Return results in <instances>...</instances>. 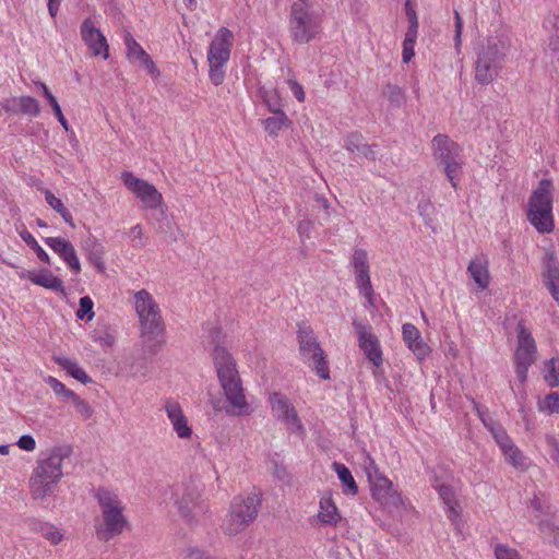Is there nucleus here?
Returning a JSON list of instances; mask_svg holds the SVG:
<instances>
[{
  "label": "nucleus",
  "mask_w": 559,
  "mask_h": 559,
  "mask_svg": "<svg viewBox=\"0 0 559 559\" xmlns=\"http://www.w3.org/2000/svg\"><path fill=\"white\" fill-rule=\"evenodd\" d=\"M212 357L219 384L228 403L226 412L236 416L250 414L251 409L246 400L242 382L233 355L225 347L215 346Z\"/></svg>",
  "instance_id": "f257e3e1"
},
{
  "label": "nucleus",
  "mask_w": 559,
  "mask_h": 559,
  "mask_svg": "<svg viewBox=\"0 0 559 559\" xmlns=\"http://www.w3.org/2000/svg\"><path fill=\"white\" fill-rule=\"evenodd\" d=\"M135 310L141 323L143 343L150 354H156L165 342L159 307L147 290L141 289L135 294Z\"/></svg>",
  "instance_id": "f03ea898"
},
{
  "label": "nucleus",
  "mask_w": 559,
  "mask_h": 559,
  "mask_svg": "<svg viewBox=\"0 0 559 559\" xmlns=\"http://www.w3.org/2000/svg\"><path fill=\"white\" fill-rule=\"evenodd\" d=\"M69 455L64 448H55L47 457L38 460L29 478V489L34 499L44 500L53 493L63 476L62 462Z\"/></svg>",
  "instance_id": "7ed1b4c3"
},
{
  "label": "nucleus",
  "mask_w": 559,
  "mask_h": 559,
  "mask_svg": "<svg viewBox=\"0 0 559 559\" xmlns=\"http://www.w3.org/2000/svg\"><path fill=\"white\" fill-rule=\"evenodd\" d=\"M100 511L103 523L96 525V535L99 540L108 542L120 535L128 525L123 514L124 506L118 495L106 487H99L94 492Z\"/></svg>",
  "instance_id": "20e7f679"
},
{
  "label": "nucleus",
  "mask_w": 559,
  "mask_h": 559,
  "mask_svg": "<svg viewBox=\"0 0 559 559\" xmlns=\"http://www.w3.org/2000/svg\"><path fill=\"white\" fill-rule=\"evenodd\" d=\"M322 14L308 0H297L290 5L288 29L296 44H308L322 32Z\"/></svg>",
  "instance_id": "39448f33"
},
{
  "label": "nucleus",
  "mask_w": 559,
  "mask_h": 559,
  "mask_svg": "<svg viewBox=\"0 0 559 559\" xmlns=\"http://www.w3.org/2000/svg\"><path fill=\"white\" fill-rule=\"evenodd\" d=\"M510 49V38L506 34L490 36L478 51L475 66V80L487 85L498 75L501 63Z\"/></svg>",
  "instance_id": "423d86ee"
},
{
  "label": "nucleus",
  "mask_w": 559,
  "mask_h": 559,
  "mask_svg": "<svg viewBox=\"0 0 559 559\" xmlns=\"http://www.w3.org/2000/svg\"><path fill=\"white\" fill-rule=\"evenodd\" d=\"M552 201V181L544 178L528 198L526 214L527 221L540 234H549L555 228Z\"/></svg>",
  "instance_id": "0eeeda50"
},
{
  "label": "nucleus",
  "mask_w": 559,
  "mask_h": 559,
  "mask_svg": "<svg viewBox=\"0 0 559 559\" xmlns=\"http://www.w3.org/2000/svg\"><path fill=\"white\" fill-rule=\"evenodd\" d=\"M297 341L300 359L322 379H330V368L326 355L314 334L313 329L306 322L297 324Z\"/></svg>",
  "instance_id": "6e6552de"
},
{
  "label": "nucleus",
  "mask_w": 559,
  "mask_h": 559,
  "mask_svg": "<svg viewBox=\"0 0 559 559\" xmlns=\"http://www.w3.org/2000/svg\"><path fill=\"white\" fill-rule=\"evenodd\" d=\"M260 506L258 495L235 497L222 524L224 534L234 536L245 531L257 519Z\"/></svg>",
  "instance_id": "1a4fd4ad"
},
{
  "label": "nucleus",
  "mask_w": 559,
  "mask_h": 559,
  "mask_svg": "<svg viewBox=\"0 0 559 559\" xmlns=\"http://www.w3.org/2000/svg\"><path fill=\"white\" fill-rule=\"evenodd\" d=\"M179 515L188 524H197L209 512V506L201 499L200 490L193 485L177 486L171 496Z\"/></svg>",
  "instance_id": "9d476101"
},
{
  "label": "nucleus",
  "mask_w": 559,
  "mask_h": 559,
  "mask_svg": "<svg viewBox=\"0 0 559 559\" xmlns=\"http://www.w3.org/2000/svg\"><path fill=\"white\" fill-rule=\"evenodd\" d=\"M353 328L357 334L358 346L373 366L379 367L383 362L382 349L378 337L372 333V328L367 320L356 319Z\"/></svg>",
  "instance_id": "9b49d317"
},
{
  "label": "nucleus",
  "mask_w": 559,
  "mask_h": 559,
  "mask_svg": "<svg viewBox=\"0 0 559 559\" xmlns=\"http://www.w3.org/2000/svg\"><path fill=\"white\" fill-rule=\"evenodd\" d=\"M269 401L274 417L283 421L294 433L305 435V427L295 407L284 394L274 392L270 395Z\"/></svg>",
  "instance_id": "f8f14e48"
},
{
  "label": "nucleus",
  "mask_w": 559,
  "mask_h": 559,
  "mask_svg": "<svg viewBox=\"0 0 559 559\" xmlns=\"http://www.w3.org/2000/svg\"><path fill=\"white\" fill-rule=\"evenodd\" d=\"M123 185L133 192L146 209L159 210L163 197L150 182L135 177L132 173L124 171L121 176Z\"/></svg>",
  "instance_id": "ddd939ff"
},
{
  "label": "nucleus",
  "mask_w": 559,
  "mask_h": 559,
  "mask_svg": "<svg viewBox=\"0 0 559 559\" xmlns=\"http://www.w3.org/2000/svg\"><path fill=\"white\" fill-rule=\"evenodd\" d=\"M82 40L91 49L94 56H103L104 59L109 58V47L107 39L99 28L95 27L93 21L85 19L80 27Z\"/></svg>",
  "instance_id": "4468645a"
},
{
  "label": "nucleus",
  "mask_w": 559,
  "mask_h": 559,
  "mask_svg": "<svg viewBox=\"0 0 559 559\" xmlns=\"http://www.w3.org/2000/svg\"><path fill=\"white\" fill-rule=\"evenodd\" d=\"M234 44V34L233 32L222 26L215 34L214 39L210 44L207 50V61L209 62H228L230 58L231 47Z\"/></svg>",
  "instance_id": "2eb2a0df"
},
{
  "label": "nucleus",
  "mask_w": 559,
  "mask_h": 559,
  "mask_svg": "<svg viewBox=\"0 0 559 559\" xmlns=\"http://www.w3.org/2000/svg\"><path fill=\"white\" fill-rule=\"evenodd\" d=\"M43 240L46 246L60 257V259L74 274H79L81 272L80 260L74 246L70 240L62 237H45Z\"/></svg>",
  "instance_id": "dca6fc26"
},
{
  "label": "nucleus",
  "mask_w": 559,
  "mask_h": 559,
  "mask_svg": "<svg viewBox=\"0 0 559 559\" xmlns=\"http://www.w3.org/2000/svg\"><path fill=\"white\" fill-rule=\"evenodd\" d=\"M366 473L373 499L382 504L389 503L392 497V481L379 473L374 461L371 459L369 466L366 467Z\"/></svg>",
  "instance_id": "f3484780"
},
{
  "label": "nucleus",
  "mask_w": 559,
  "mask_h": 559,
  "mask_svg": "<svg viewBox=\"0 0 559 559\" xmlns=\"http://www.w3.org/2000/svg\"><path fill=\"white\" fill-rule=\"evenodd\" d=\"M124 45L127 47V57L131 62H139L153 80H156L160 75V71L156 67L151 56L143 49V47L133 38L130 33L124 35Z\"/></svg>",
  "instance_id": "a211bd4d"
},
{
  "label": "nucleus",
  "mask_w": 559,
  "mask_h": 559,
  "mask_svg": "<svg viewBox=\"0 0 559 559\" xmlns=\"http://www.w3.org/2000/svg\"><path fill=\"white\" fill-rule=\"evenodd\" d=\"M432 151L435 158L442 166L455 160L459 162L460 159H463L460 145L445 134L439 133L433 136Z\"/></svg>",
  "instance_id": "6ab92c4d"
},
{
  "label": "nucleus",
  "mask_w": 559,
  "mask_h": 559,
  "mask_svg": "<svg viewBox=\"0 0 559 559\" xmlns=\"http://www.w3.org/2000/svg\"><path fill=\"white\" fill-rule=\"evenodd\" d=\"M342 146L352 155H354L355 159L358 157H365L369 160H376L377 158V152L374 148L378 145L368 144L365 141L364 135L357 131L346 134L343 138Z\"/></svg>",
  "instance_id": "aec40b11"
},
{
  "label": "nucleus",
  "mask_w": 559,
  "mask_h": 559,
  "mask_svg": "<svg viewBox=\"0 0 559 559\" xmlns=\"http://www.w3.org/2000/svg\"><path fill=\"white\" fill-rule=\"evenodd\" d=\"M403 341L407 347L419 358L423 359L429 354V347L423 341L420 332L412 323L402 325Z\"/></svg>",
  "instance_id": "412c9836"
},
{
  "label": "nucleus",
  "mask_w": 559,
  "mask_h": 559,
  "mask_svg": "<svg viewBox=\"0 0 559 559\" xmlns=\"http://www.w3.org/2000/svg\"><path fill=\"white\" fill-rule=\"evenodd\" d=\"M165 411L177 436L181 439L189 438L192 430L188 425V420L183 415L181 406L177 402L169 401L165 405Z\"/></svg>",
  "instance_id": "4be33fe9"
},
{
  "label": "nucleus",
  "mask_w": 559,
  "mask_h": 559,
  "mask_svg": "<svg viewBox=\"0 0 559 559\" xmlns=\"http://www.w3.org/2000/svg\"><path fill=\"white\" fill-rule=\"evenodd\" d=\"M82 249L87 255L88 261L95 266L98 273L106 271L105 247L94 236L90 235L82 243Z\"/></svg>",
  "instance_id": "5701e85b"
},
{
  "label": "nucleus",
  "mask_w": 559,
  "mask_h": 559,
  "mask_svg": "<svg viewBox=\"0 0 559 559\" xmlns=\"http://www.w3.org/2000/svg\"><path fill=\"white\" fill-rule=\"evenodd\" d=\"M467 273L480 289H486L490 282L488 261L485 257L472 259L467 266Z\"/></svg>",
  "instance_id": "b1692460"
},
{
  "label": "nucleus",
  "mask_w": 559,
  "mask_h": 559,
  "mask_svg": "<svg viewBox=\"0 0 559 559\" xmlns=\"http://www.w3.org/2000/svg\"><path fill=\"white\" fill-rule=\"evenodd\" d=\"M536 355L537 354H533L532 352L514 350V371L520 383L524 384L527 381L528 369L535 362Z\"/></svg>",
  "instance_id": "393cba45"
},
{
  "label": "nucleus",
  "mask_w": 559,
  "mask_h": 559,
  "mask_svg": "<svg viewBox=\"0 0 559 559\" xmlns=\"http://www.w3.org/2000/svg\"><path fill=\"white\" fill-rule=\"evenodd\" d=\"M53 361L69 376L80 381L81 383L88 384L92 382V378L75 360H72L66 356H53Z\"/></svg>",
  "instance_id": "a878e982"
},
{
  "label": "nucleus",
  "mask_w": 559,
  "mask_h": 559,
  "mask_svg": "<svg viewBox=\"0 0 559 559\" xmlns=\"http://www.w3.org/2000/svg\"><path fill=\"white\" fill-rule=\"evenodd\" d=\"M32 283L57 294L66 295V287L62 280L55 276L52 272L47 269L41 270L37 276H34Z\"/></svg>",
  "instance_id": "bb28decb"
},
{
  "label": "nucleus",
  "mask_w": 559,
  "mask_h": 559,
  "mask_svg": "<svg viewBox=\"0 0 559 559\" xmlns=\"http://www.w3.org/2000/svg\"><path fill=\"white\" fill-rule=\"evenodd\" d=\"M333 471L337 474L342 483L344 493L347 496H356L358 493V486L349 468L343 463L334 462Z\"/></svg>",
  "instance_id": "cd10ccee"
},
{
  "label": "nucleus",
  "mask_w": 559,
  "mask_h": 559,
  "mask_svg": "<svg viewBox=\"0 0 559 559\" xmlns=\"http://www.w3.org/2000/svg\"><path fill=\"white\" fill-rule=\"evenodd\" d=\"M436 490L438 491L440 499L442 500L447 508L445 512L449 520H451L454 523L459 518V512L456 509L457 506L455 502V493L453 488L450 485L444 484L438 485V489Z\"/></svg>",
  "instance_id": "c85d7f7f"
},
{
  "label": "nucleus",
  "mask_w": 559,
  "mask_h": 559,
  "mask_svg": "<svg viewBox=\"0 0 559 559\" xmlns=\"http://www.w3.org/2000/svg\"><path fill=\"white\" fill-rule=\"evenodd\" d=\"M515 331L518 337V346L515 349L537 354L536 342L523 320L518 322Z\"/></svg>",
  "instance_id": "c756f323"
},
{
  "label": "nucleus",
  "mask_w": 559,
  "mask_h": 559,
  "mask_svg": "<svg viewBox=\"0 0 559 559\" xmlns=\"http://www.w3.org/2000/svg\"><path fill=\"white\" fill-rule=\"evenodd\" d=\"M273 114H274V116L267 117L266 119H264L262 121V123H263L265 131L272 138H276L278 135L280 131L284 127H288L292 123V121L289 120V118L287 117V115L285 114L284 110L276 111Z\"/></svg>",
  "instance_id": "7c9ffc66"
},
{
  "label": "nucleus",
  "mask_w": 559,
  "mask_h": 559,
  "mask_svg": "<svg viewBox=\"0 0 559 559\" xmlns=\"http://www.w3.org/2000/svg\"><path fill=\"white\" fill-rule=\"evenodd\" d=\"M318 518L323 524L328 525H336L341 520L337 508L331 498L321 499Z\"/></svg>",
  "instance_id": "2f4dec72"
},
{
  "label": "nucleus",
  "mask_w": 559,
  "mask_h": 559,
  "mask_svg": "<svg viewBox=\"0 0 559 559\" xmlns=\"http://www.w3.org/2000/svg\"><path fill=\"white\" fill-rule=\"evenodd\" d=\"M506 461L516 469H525L528 466L527 457L515 445L514 442L501 449Z\"/></svg>",
  "instance_id": "473e14b6"
},
{
  "label": "nucleus",
  "mask_w": 559,
  "mask_h": 559,
  "mask_svg": "<svg viewBox=\"0 0 559 559\" xmlns=\"http://www.w3.org/2000/svg\"><path fill=\"white\" fill-rule=\"evenodd\" d=\"M158 231L167 235L170 241H177L181 236V233L179 228L176 226L175 222L170 217H168V215L166 214V210L163 207L158 210Z\"/></svg>",
  "instance_id": "72a5a7b5"
},
{
  "label": "nucleus",
  "mask_w": 559,
  "mask_h": 559,
  "mask_svg": "<svg viewBox=\"0 0 559 559\" xmlns=\"http://www.w3.org/2000/svg\"><path fill=\"white\" fill-rule=\"evenodd\" d=\"M542 277L543 282L559 278V260L555 251H547L545 253Z\"/></svg>",
  "instance_id": "f704fd0d"
},
{
  "label": "nucleus",
  "mask_w": 559,
  "mask_h": 559,
  "mask_svg": "<svg viewBox=\"0 0 559 559\" xmlns=\"http://www.w3.org/2000/svg\"><path fill=\"white\" fill-rule=\"evenodd\" d=\"M45 200L51 209L60 214L66 224L72 228L75 227L71 212L59 198H57L51 191L47 190L45 192Z\"/></svg>",
  "instance_id": "c9c22d12"
},
{
  "label": "nucleus",
  "mask_w": 559,
  "mask_h": 559,
  "mask_svg": "<svg viewBox=\"0 0 559 559\" xmlns=\"http://www.w3.org/2000/svg\"><path fill=\"white\" fill-rule=\"evenodd\" d=\"M19 235L22 240L36 253L37 259L40 262L48 265L51 264L49 254L39 246L35 237L25 227L19 230Z\"/></svg>",
  "instance_id": "e433bc0d"
},
{
  "label": "nucleus",
  "mask_w": 559,
  "mask_h": 559,
  "mask_svg": "<svg viewBox=\"0 0 559 559\" xmlns=\"http://www.w3.org/2000/svg\"><path fill=\"white\" fill-rule=\"evenodd\" d=\"M544 379L550 388L559 386V358L552 357L545 361Z\"/></svg>",
  "instance_id": "4c0bfd02"
},
{
  "label": "nucleus",
  "mask_w": 559,
  "mask_h": 559,
  "mask_svg": "<svg viewBox=\"0 0 559 559\" xmlns=\"http://www.w3.org/2000/svg\"><path fill=\"white\" fill-rule=\"evenodd\" d=\"M383 93L388 97V100L390 102L391 106L393 107L399 108L403 106L406 102L405 91L399 85L388 83L384 86Z\"/></svg>",
  "instance_id": "58836bf2"
},
{
  "label": "nucleus",
  "mask_w": 559,
  "mask_h": 559,
  "mask_svg": "<svg viewBox=\"0 0 559 559\" xmlns=\"http://www.w3.org/2000/svg\"><path fill=\"white\" fill-rule=\"evenodd\" d=\"M418 32L406 31L403 40L402 60L404 63H408L415 56V45L417 40Z\"/></svg>",
  "instance_id": "ea45409f"
},
{
  "label": "nucleus",
  "mask_w": 559,
  "mask_h": 559,
  "mask_svg": "<svg viewBox=\"0 0 559 559\" xmlns=\"http://www.w3.org/2000/svg\"><path fill=\"white\" fill-rule=\"evenodd\" d=\"M259 95L271 112L282 111L280 97L276 91H269L265 87H260Z\"/></svg>",
  "instance_id": "a19ab883"
},
{
  "label": "nucleus",
  "mask_w": 559,
  "mask_h": 559,
  "mask_svg": "<svg viewBox=\"0 0 559 559\" xmlns=\"http://www.w3.org/2000/svg\"><path fill=\"white\" fill-rule=\"evenodd\" d=\"M17 103L19 109L22 114L32 117H37L40 114L39 103L32 96H21Z\"/></svg>",
  "instance_id": "79ce46f5"
},
{
  "label": "nucleus",
  "mask_w": 559,
  "mask_h": 559,
  "mask_svg": "<svg viewBox=\"0 0 559 559\" xmlns=\"http://www.w3.org/2000/svg\"><path fill=\"white\" fill-rule=\"evenodd\" d=\"M350 264L355 273L370 272L367 251L364 249H356L354 251Z\"/></svg>",
  "instance_id": "37998d69"
},
{
  "label": "nucleus",
  "mask_w": 559,
  "mask_h": 559,
  "mask_svg": "<svg viewBox=\"0 0 559 559\" xmlns=\"http://www.w3.org/2000/svg\"><path fill=\"white\" fill-rule=\"evenodd\" d=\"M463 164H464L463 159H460L459 162L455 160V162L443 165L445 176H447L448 180L450 181L451 186L455 190L459 187V180H460V175H461V169H462Z\"/></svg>",
  "instance_id": "c03bdc74"
},
{
  "label": "nucleus",
  "mask_w": 559,
  "mask_h": 559,
  "mask_svg": "<svg viewBox=\"0 0 559 559\" xmlns=\"http://www.w3.org/2000/svg\"><path fill=\"white\" fill-rule=\"evenodd\" d=\"M94 302L90 296L80 298L79 309L76 310V318L80 320L91 321L94 318L93 311Z\"/></svg>",
  "instance_id": "a18cd8bd"
},
{
  "label": "nucleus",
  "mask_w": 559,
  "mask_h": 559,
  "mask_svg": "<svg viewBox=\"0 0 559 559\" xmlns=\"http://www.w3.org/2000/svg\"><path fill=\"white\" fill-rule=\"evenodd\" d=\"M46 382L57 396H63L72 401L78 395L74 391L68 389L61 381L53 377H48Z\"/></svg>",
  "instance_id": "49530a36"
},
{
  "label": "nucleus",
  "mask_w": 559,
  "mask_h": 559,
  "mask_svg": "<svg viewBox=\"0 0 559 559\" xmlns=\"http://www.w3.org/2000/svg\"><path fill=\"white\" fill-rule=\"evenodd\" d=\"M226 63L227 62H209V78L215 86L222 85L225 80L224 67Z\"/></svg>",
  "instance_id": "de8ad7c7"
},
{
  "label": "nucleus",
  "mask_w": 559,
  "mask_h": 559,
  "mask_svg": "<svg viewBox=\"0 0 559 559\" xmlns=\"http://www.w3.org/2000/svg\"><path fill=\"white\" fill-rule=\"evenodd\" d=\"M418 213L421 216L424 223L426 226L430 227L432 231H435V218H433V211L435 207L429 201H420L418 203Z\"/></svg>",
  "instance_id": "09e8293b"
},
{
  "label": "nucleus",
  "mask_w": 559,
  "mask_h": 559,
  "mask_svg": "<svg viewBox=\"0 0 559 559\" xmlns=\"http://www.w3.org/2000/svg\"><path fill=\"white\" fill-rule=\"evenodd\" d=\"M539 411L549 414L559 413V392H551L538 403Z\"/></svg>",
  "instance_id": "8fccbe9b"
},
{
  "label": "nucleus",
  "mask_w": 559,
  "mask_h": 559,
  "mask_svg": "<svg viewBox=\"0 0 559 559\" xmlns=\"http://www.w3.org/2000/svg\"><path fill=\"white\" fill-rule=\"evenodd\" d=\"M405 15L408 21L407 31L409 32H418L419 23L416 10L411 0L405 1Z\"/></svg>",
  "instance_id": "3c124183"
},
{
  "label": "nucleus",
  "mask_w": 559,
  "mask_h": 559,
  "mask_svg": "<svg viewBox=\"0 0 559 559\" xmlns=\"http://www.w3.org/2000/svg\"><path fill=\"white\" fill-rule=\"evenodd\" d=\"M93 340L95 343L99 344L102 347L110 348L115 344V336L109 332H95L93 335Z\"/></svg>",
  "instance_id": "603ef678"
},
{
  "label": "nucleus",
  "mask_w": 559,
  "mask_h": 559,
  "mask_svg": "<svg viewBox=\"0 0 559 559\" xmlns=\"http://www.w3.org/2000/svg\"><path fill=\"white\" fill-rule=\"evenodd\" d=\"M71 402L73 403L76 412L84 418H90L92 416L93 409L85 400L76 395Z\"/></svg>",
  "instance_id": "864d4df0"
},
{
  "label": "nucleus",
  "mask_w": 559,
  "mask_h": 559,
  "mask_svg": "<svg viewBox=\"0 0 559 559\" xmlns=\"http://www.w3.org/2000/svg\"><path fill=\"white\" fill-rule=\"evenodd\" d=\"M49 105L51 106V109H52L56 118L58 119V121L60 122V124L62 126L64 131L71 132V134H74L73 130L70 129L68 120L66 119L64 115L62 114V110H61V107H60L58 100L56 99V100L51 102Z\"/></svg>",
  "instance_id": "5fc2aeb1"
},
{
  "label": "nucleus",
  "mask_w": 559,
  "mask_h": 559,
  "mask_svg": "<svg viewBox=\"0 0 559 559\" xmlns=\"http://www.w3.org/2000/svg\"><path fill=\"white\" fill-rule=\"evenodd\" d=\"M496 559H519L518 554L502 544L495 547Z\"/></svg>",
  "instance_id": "6e6d98bb"
},
{
  "label": "nucleus",
  "mask_w": 559,
  "mask_h": 559,
  "mask_svg": "<svg viewBox=\"0 0 559 559\" xmlns=\"http://www.w3.org/2000/svg\"><path fill=\"white\" fill-rule=\"evenodd\" d=\"M471 401H472L473 409L476 412V414H477L478 418L480 419V421L483 423V425L486 426L488 424V421L492 419L489 415L488 408L480 405L474 399H472Z\"/></svg>",
  "instance_id": "4d7b16f0"
},
{
  "label": "nucleus",
  "mask_w": 559,
  "mask_h": 559,
  "mask_svg": "<svg viewBox=\"0 0 559 559\" xmlns=\"http://www.w3.org/2000/svg\"><path fill=\"white\" fill-rule=\"evenodd\" d=\"M547 443L550 448L549 455L559 468V440L555 437H547Z\"/></svg>",
  "instance_id": "13d9d810"
},
{
  "label": "nucleus",
  "mask_w": 559,
  "mask_h": 559,
  "mask_svg": "<svg viewBox=\"0 0 559 559\" xmlns=\"http://www.w3.org/2000/svg\"><path fill=\"white\" fill-rule=\"evenodd\" d=\"M17 445L20 449L31 452L36 448V441L31 435H23L17 440Z\"/></svg>",
  "instance_id": "bf43d9fd"
},
{
  "label": "nucleus",
  "mask_w": 559,
  "mask_h": 559,
  "mask_svg": "<svg viewBox=\"0 0 559 559\" xmlns=\"http://www.w3.org/2000/svg\"><path fill=\"white\" fill-rule=\"evenodd\" d=\"M543 284L551 295L552 299L559 305V278L544 281Z\"/></svg>",
  "instance_id": "052dcab7"
},
{
  "label": "nucleus",
  "mask_w": 559,
  "mask_h": 559,
  "mask_svg": "<svg viewBox=\"0 0 559 559\" xmlns=\"http://www.w3.org/2000/svg\"><path fill=\"white\" fill-rule=\"evenodd\" d=\"M493 439L499 445L500 450L513 442L506 429H502L497 436L493 437Z\"/></svg>",
  "instance_id": "680f3d73"
},
{
  "label": "nucleus",
  "mask_w": 559,
  "mask_h": 559,
  "mask_svg": "<svg viewBox=\"0 0 559 559\" xmlns=\"http://www.w3.org/2000/svg\"><path fill=\"white\" fill-rule=\"evenodd\" d=\"M289 88L298 102L305 100L304 87L296 81H289Z\"/></svg>",
  "instance_id": "e2e57ef3"
},
{
  "label": "nucleus",
  "mask_w": 559,
  "mask_h": 559,
  "mask_svg": "<svg viewBox=\"0 0 559 559\" xmlns=\"http://www.w3.org/2000/svg\"><path fill=\"white\" fill-rule=\"evenodd\" d=\"M41 527H45L46 530H49V534H47V539L52 544V545H58L61 539H62V535L53 530L52 526L48 525V524H40Z\"/></svg>",
  "instance_id": "0e129e2a"
},
{
  "label": "nucleus",
  "mask_w": 559,
  "mask_h": 559,
  "mask_svg": "<svg viewBox=\"0 0 559 559\" xmlns=\"http://www.w3.org/2000/svg\"><path fill=\"white\" fill-rule=\"evenodd\" d=\"M544 27L554 29V33L559 32V15L550 14L544 20Z\"/></svg>",
  "instance_id": "69168bd1"
},
{
  "label": "nucleus",
  "mask_w": 559,
  "mask_h": 559,
  "mask_svg": "<svg viewBox=\"0 0 559 559\" xmlns=\"http://www.w3.org/2000/svg\"><path fill=\"white\" fill-rule=\"evenodd\" d=\"M187 558L188 559H214L207 552H205L201 549H198V548L190 549Z\"/></svg>",
  "instance_id": "338daca9"
},
{
  "label": "nucleus",
  "mask_w": 559,
  "mask_h": 559,
  "mask_svg": "<svg viewBox=\"0 0 559 559\" xmlns=\"http://www.w3.org/2000/svg\"><path fill=\"white\" fill-rule=\"evenodd\" d=\"M548 48L554 53H559V32L549 36Z\"/></svg>",
  "instance_id": "774afa93"
}]
</instances>
